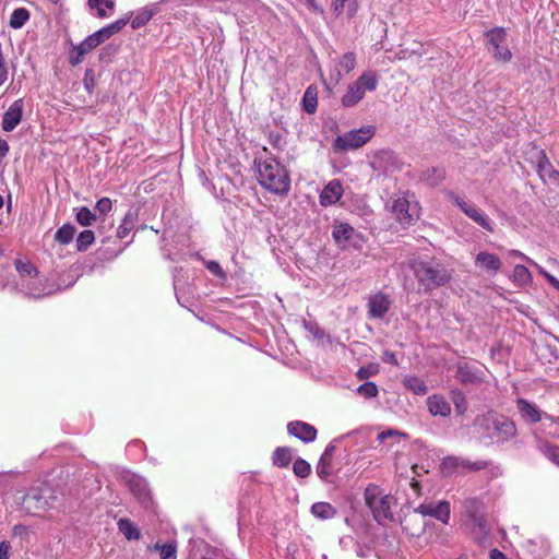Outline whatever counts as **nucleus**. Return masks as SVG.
<instances>
[{
	"label": "nucleus",
	"instance_id": "f3484780",
	"mask_svg": "<svg viewBox=\"0 0 559 559\" xmlns=\"http://www.w3.org/2000/svg\"><path fill=\"white\" fill-rule=\"evenodd\" d=\"M484 372L473 364L460 361L456 367V379L463 384H479L484 381Z\"/></svg>",
	"mask_w": 559,
	"mask_h": 559
},
{
	"label": "nucleus",
	"instance_id": "f03ea898",
	"mask_svg": "<svg viewBox=\"0 0 559 559\" xmlns=\"http://www.w3.org/2000/svg\"><path fill=\"white\" fill-rule=\"evenodd\" d=\"M414 275L425 290H432L450 281L448 269L436 260L415 261L412 264Z\"/></svg>",
	"mask_w": 559,
	"mask_h": 559
},
{
	"label": "nucleus",
	"instance_id": "f704fd0d",
	"mask_svg": "<svg viewBox=\"0 0 559 559\" xmlns=\"http://www.w3.org/2000/svg\"><path fill=\"white\" fill-rule=\"evenodd\" d=\"M15 269L20 276L19 282L26 281L27 278L33 280V276L38 275L37 269L29 261L16 260Z\"/></svg>",
	"mask_w": 559,
	"mask_h": 559
},
{
	"label": "nucleus",
	"instance_id": "2eb2a0df",
	"mask_svg": "<svg viewBox=\"0 0 559 559\" xmlns=\"http://www.w3.org/2000/svg\"><path fill=\"white\" fill-rule=\"evenodd\" d=\"M23 507L33 515L45 511L49 507V503L47 497L44 495V490L41 488H31L23 498Z\"/></svg>",
	"mask_w": 559,
	"mask_h": 559
},
{
	"label": "nucleus",
	"instance_id": "a18cd8bd",
	"mask_svg": "<svg viewBox=\"0 0 559 559\" xmlns=\"http://www.w3.org/2000/svg\"><path fill=\"white\" fill-rule=\"evenodd\" d=\"M357 393L365 399H372L378 395L379 390L374 382L368 381L357 388Z\"/></svg>",
	"mask_w": 559,
	"mask_h": 559
},
{
	"label": "nucleus",
	"instance_id": "1a4fd4ad",
	"mask_svg": "<svg viewBox=\"0 0 559 559\" xmlns=\"http://www.w3.org/2000/svg\"><path fill=\"white\" fill-rule=\"evenodd\" d=\"M487 467L486 461H469L464 457L450 455L440 463V472L445 477H451L466 472L480 471Z\"/></svg>",
	"mask_w": 559,
	"mask_h": 559
},
{
	"label": "nucleus",
	"instance_id": "ddd939ff",
	"mask_svg": "<svg viewBox=\"0 0 559 559\" xmlns=\"http://www.w3.org/2000/svg\"><path fill=\"white\" fill-rule=\"evenodd\" d=\"M515 407H516V411H518L521 419L527 425L537 424L543 418L548 419V420L552 419L551 415L544 413L543 411H540L538 408V406L535 403H533L524 397H518L515 400Z\"/></svg>",
	"mask_w": 559,
	"mask_h": 559
},
{
	"label": "nucleus",
	"instance_id": "052dcab7",
	"mask_svg": "<svg viewBox=\"0 0 559 559\" xmlns=\"http://www.w3.org/2000/svg\"><path fill=\"white\" fill-rule=\"evenodd\" d=\"M347 0H332V10L336 15H340L344 11L345 2Z\"/></svg>",
	"mask_w": 559,
	"mask_h": 559
},
{
	"label": "nucleus",
	"instance_id": "72a5a7b5",
	"mask_svg": "<svg viewBox=\"0 0 559 559\" xmlns=\"http://www.w3.org/2000/svg\"><path fill=\"white\" fill-rule=\"evenodd\" d=\"M404 386L416 395H425L428 388L424 380L416 376H407L403 380Z\"/></svg>",
	"mask_w": 559,
	"mask_h": 559
},
{
	"label": "nucleus",
	"instance_id": "4c0bfd02",
	"mask_svg": "<svg viewBox=\"0 0 559 559\" xmlns=\"http://www.w3.org/2000/svg\"><path fill=\"white\" fill-rule=\"evenodd\" d=\"M512 276L513 281L520 286L528 285L533 281L531 272L522 264H516L514 266Z\"/></svg>",
	"mask_w": 559,
	"mask_h": 559
},
{
	"label": "nucleus",
	"instance_id": "6e6552de",
	"mask_svg": "<svg viewBox=\"0 0 559 559\" xmlns=\"http://www.w3.org/2000/svg\"><path fill=\"white\" fill-rule=\"evenodd\" d=\"M390 211L403 226H411L419 218V205L414 195L404 194L392 201Z\"/></svg>",
	"mask_w": 559,
	"mask_h": 559
},
{
	"label": "nucleus",
	"instance_id": "6e6d98bb",
	"mask_svg": "<svg viewBox=\"0 0 559 559\" xmlns=\"http://www.w3.org/2000/svg\"><path fill=\"white\" fill-rule=\"evenodd\" d=\"M84 87L88 93H92L94 86H95V80L93 76L92 70H86L84 75Z\"/></svg>",
	"mask_w": 559,
	"mask_h": 559
},
{
	"label": "nucleus",
	"instance_id": "20e7f679",
	"mask_svg": "<svg viewBox=\"0 0 559 559\" xmlns=\"http://www.w3.org/2000/svg\"><path fill=\"white\" fill-rule=\"evenodd\" d=\"M378 83L379 78L374 71L364 72L355 82L348 85L342 97V105L346 108L357 105L365 97L366 92L376 91Z\"/></svg>",
	"mask_w": 559,
	"mask_h": 559
},
{
	"label": "nucleus",
	"instance_id": "8fccbe9b",
	"mask_svg": "<svg viewBox=\"0 0 559 559\" xmlns=\"http://www.w3.org/2000/svg\"><path fill=\"white\" fill-rule=\"evenodd\" d=\"M204 266L214 276H216L223 281H225L227 278L226 272L223 270V267L221 266V264L218 262L213 261V260L204 261Z\"/></svg>",
	"mask_w": 559,
	"mask_h": 559
},
{
	"label": "nucleus",
	"instance_id": "b1692460",
	"mask_svg": "<svg viewBox=\"0 0 559 559\" xmlns=\"http://www.w3.org/2000/svg\"><path fill=\"white\" fill-rule=\"evenodd\" d=\"M536 170L544 181L557 182L559 180V173L554 168L544 151L537 152Z\"/></svg>",
	"mask_w": 559,
	"mask_h": 559
},
{
	"label": "nucleus",
	"instance_id": "7ed1b4c3",
	"mask_svg": "<svg viewBox=\"0 0 559 559\" xmlns=\"http://www.w3.org/2000/svg\"><path fill=\"white\" fill-rule=\"evenodd\" d=\"M365 501L370 508L374 520L378 523H383L385 520H391L393 513L391 511L394 498L390 495H383L382 490L377 485H369L365 490Z\"/></svg>",
	"mask_w": 559,
	"mask_h": 559
},
{
	"label": "nucleus",
	"instance_id": "c756f323",
	"mask_svg": "<svg viewBox=\"0 0 559 559\" xmlns=\"http://www.w3.org/2000/svg\"><path fill=\"white\" fill-rule=\"evenodd\" d=\"M293 459L292 449L288 447H278L275 449L272 455L273 465L284 468L289 465Z\"/></svg>",
	"mask_w": 559,
	"mask_h": 559
},
{
	"label": "nucleus",
	"instance_id": "f257e3e1",
	"mask_svg": "<svg viewBox=\"0 0 559 559\" xmlns=\"http://www.w3.org/2000/svg\"><path fill=\"white\" fill-rule=\"evenodd\" d=\"M254 167L259 183L274 194H286L290 189V177L280 160L264 147L254 158Z\"/></svg>",
	"mask_w": 559,
	"mask_h": 559
},
{
	"label": "nucleus",
	"instance_id": "7c9ffc66",
	"mask_svg": "<svg viewBox=\"0 0 559 559\" xmlns=\"http://www.w3.org/2000/svg\"><path fill=\"white\" fill-rule=\"evenodd\" d=\"M118 528L128 540H138L141 537L139 527L128 519H120L118 521Z\"/></svg>",
	"mask_w": 559,
	"mask_h": 559
},
{
	"label": "nucleus",
	"instance_id": "603ef678",
	"mask_svg": "<svg viewBox=\"0 0 559 559\" xmlns=\"http://www.w3.org/2000/svg\"><path fill=\"white\" fill-rule=\"evenodd\" d=\"M111 207H112V202L109 198L99 199L96 202V206H95L96 211L102 215H106L107 213H109L111 211Z\"/></svg>",
	"mask_w": 559,
	"mask_h": 559
},
{
	"label": "nucleus",
	"instance_id": "37998d69",
	"mask_svg": "<svg viewBox=\"0 0 559 559\" xmlns=\"http://www.w3.org/2000/svg\"><path fill=\"white\" fill-rule=\"evenodd\" d=\"M76 221L82 226H91L96 221V215L86 206H82L76 213Z\"/></svg>",
	"mask_w": 559,
	"mask_h": 559
},
{
	"label": "nucleus",
	"instance_id": "aec40b11",
	"mask_svg": "<svg viewBox=\"0 0 559 559\" xmlns=\"http://www.w3.org/2000/svg\"><path fill=\"white\" fill-rule=\"evenodd\" d=\"M356 67L355 52L348 51L344 53L335 63L334 69L331 71L330 81L337 84L345 74H348Z\"/></svg>",
	"mask_w": 559,
	"mask_h": 559
},
{
	"label": "nucleus",
	"instance_id": "09e8293b",
	"mask_svg": "<svg viewBox=\"0 0 559 559\" xmlns=\"http://www.w3.org/2000/svg\"><path fill=\"white\" fill-rule=\"evenodd\" d=\"M400 438L407 439L408 436H407V433L402 432L396 429H388V430L381 431L377 436V441H379L380 443H383L388 439H400Z\"/></svg>",
	"mask_w": 559,
	"mask_h": 559
},
{
	"label": "nucleus",
	"instance_id": "dca6fc26",
	"mask_svg": "<svg viewBox=\"0 0 559 559\" xmlns=\"http://www.w3.org/2000/svg\"><path fill=\"white\" fill-rule=\"evenodd\" d=\"M167 1L168 0H160L157 2H152L136 10L133 13V17L131 20L132 29H139L147 24L154 15L162 11V5Z\"/></svg>",
	"mask_w": 559,
	"mask_h": 559
},
{
	"label": "nucleus",
	"instance_id": "4468645a",
	"mask_svg": "<svg viewBox=\"0 0 559 559\" xmlns=\"http://www.w3.org/2000/svg\"><path fill=\"white\" fill-rule=\"evenodd\" d=\"M15 288L24 295L33 298H41L53 292L50 286L38 278V275L33 276V280L27 278L26 281L15 283Z\"/></svg>",
	"mask_w": 559,
	"mask_h": 559
},
{
	"label": "nucleus",
	"instance_id": "cd10ccee",
	"mask_svg": "<svg viewBox=\"0 0 559 559\" xmlns=\"http://www.w3.org/2000/svg\"><path fill=\"white\" fill-rule=\"evenodd\" d=\"M537 450L543 453L549 461L559 466V447L548 443L542 439L537 431L532 432Z\"/></svg>",
	"mask_w": 559,
	"mask_h": 559
},
{
	"label": "nucleus",
	"instance_id": "0eeeda50",
	"mask_svg": "<svg viewBox=\"0 0 559 559\" xmlns=\"http://www.w3.org/2000/svg\"><path fill=\"white\" fill-rule=\"evenodd\" d=\"M369 165L378 176L389 177L401 171L404 163L391 150H379L369 156Z\"/></svg>",
	"mask_w": 559,
	"mask_h": 559
},
{
	"label": "nucleus",
	"instance_id": "2f4dec72",
	"mask_svg": "<svg viewBox=\"0 0 559 559\" xmlns=\"http://www.w3.org/2000/svg\"><path fill=\"white\" fill-rule=\"evenodd\" d=\"M311 512L318 519L328 520L336 514V509L329 502H316L311 507Z\"/></svg>",
	"mask_w": 559,
	"mask_h": 559
},
{
	"label": "nucleus",
	"instance_id": "69168bd1",
	"mask_svg": "<svg viewBox=\"0 0 559 559\" xmlns=\"http://www.w3.org/2000/svg\"><path fill=\"white\" fill-rule=\"evenodd\" d=\"M307 7L311 9L313 12L322 13V8L317 3V0H305Z\"/></svg>",
	"mask_w": 559,
	"mask_h": 559
},
{
	"label": "nucleus",
	"instance_id": "e2e57ef3",
	"mask_svg": "<svg viewBox=\"0 0 559 559\" xmlns=\"http://www.w3.org/2000/svg\"><path fill=\"white\" fill-rule=\"evenodd\" d=\"M269 140H270V143L274 146V147H281L282 145V142H283V138L280 133H274V132H271L270 135H269Z\"/></svg>",
	"mask_w": 559,
	"mask_h": 559
},
{
	"label": "nucleus",
	"instance_id": "49530a36",
	"mask_svg": "<svg viewBox=\"0 0 559 559\" xmlns=\"http://www.w3.org/2000/svg\"><path fill=\"white\" fill-rule=\"evenodd\" d=\"M88 53L85 49L82 48V45L72 46V49L69 52V62L71 66H78L82 62L83 57Z\"/></svg>",
	"mask_w": 559,
	"mask_h": 559
},
{
	"label": "nucleus",
	"instance_id": "c9c22d12",
	"mask_svg": "<svg viewBox=\"0 0 559 559\" xmlns=\"http://www.w3.org/2000/svg\"><path fill=\"white\" fill-rule=\"evenodd\" d=\"M106 39H108V38H107L105 32L100 28L97 32L93 33L92 35L87 36L80 44L82 45L83 49H85L87 52H91L93 49L98 47Z\"/></svg>",
	"mask_w": 559,
	"mask_h": 559
},
{
	"label": "nucleus",
	"instance_id": "ea45409f",
	"mask_svg": "<svg viewBox=\"0 0 559 559\" xmlns=\"http://www.w3.org/2000/svg\"><path fill=\"white\" fill-rule=\"evenodd\" d=\"M75 227L71 224H64L55 234V239L61 245H68L73 240Z\"/></svg>",
	"mask_w": 559,
	"mask_h": 559
},
{
	"label": "nucleus",
	"instance_id": "4d7b16f0",
	"mask_svg": "<svg viewBox=\"0 0 559 559\" xmlns=\"http://www.w3.org/2000/svg\"><path fill=\"white\" fill-rule=\"evenodd\" d=\"M509 255L520 258L521 260L527 262L530 265L534 266L537 271H538V266H540L539 264H537L535 261H533L531 258H528L527 255H525L524 253H522L519 250H510Z\"/></svg>",
	"mask_w": 559,
	"mask_h": 559
},
{
	"label": "nucleus",
	"instance_id": "39448f33",
	"mask_svg": "<svg viewBox=\"0 0 559 559\" xmlns=\"http://www.w3.org/2000/svg\"><path fill=\"white\" fill-rule=\"evenodd\" d=\"M485 48L496 62L508 63L512 60V52L507 45V29L493 27L484 34Z\"/></svg>",
	"mask_w": 559,
	"mask_h": 559
},
{
	"label": "nucleus",
	"instance_id": "6ab92c4d",
	"mask_svg": "<svg viewBox=\"0 0 559 559\" xmlns=\"http://www.w3.org/2000/svg\"><path fill=\"white\" fill-rule=\"evenodd\" d=\"M129 490L141 503L145 504L151 500V491L145 478L131 474L126 478Z\"/></svg>",
	"mask_w": 559,
	"mask_h": 559
},
{
	"label": "nucleus",
	"instance_id": "e433bc0d",
	"mask_svg": "<svg viewBox=\"0 0 559 559\" xmlns=\"http://www.w3.org/2000/svg\"><path fill=\"white\" fill-rule=\"evenodd\" d=\"M152 550L158 551L160 559H176L177 558V543L171 540L166 544L156 543Z\"/></svg>",
	"mask_w": 559,
	"mask_h": 559
},
{
	"label": "nucleus",
	"instance_id": "79ce46f5",
	"mask_svg": "<svg viewBox=\"0 0 559 559\" xmlns=\"http://www.w3.org/2000/svg\"><path fill=\"white\" fill-rule=\"evenodd\" d=\"M95 239L94 231L86 229L80 233L76 238V249L79 251H85L93 243Z\"/></svg>",
	"mask_w": 559,
	"mask_h": 559
},
{
	"label": "nucleus",
	"instance_id": "3c124183",
	"mask_svg": "<svg viewBox=\"0 0 559 559\" xmlns=\"http://www.w3.org/2000/svg\"><path fill=\"white\" fill-rule=\"evenodd\" d=\"M317 474L322 479H325L328 476H330V462L324 459V455H321L320 461L317 465Z\"/></svg>",
	"mask_w": 559,
	"mask_h": 559
},
{
	"label": "nucleus",
	"instance_id": "774afa93",
	"mask_svg": "<svg viewBox=\"0 0 559 559\" xmlns=\"http://www.w3.org/2000/svg\"><path fill=\"white\" fill-rule=\"evenodd\" d=\"M490 559H508V558L502 551L495 548L490 551Z\"/></svg>",
	"mask_w": 559,
	"mask_h": 559
},
{
	"label": "nucleus",
	"instance_id": "f8f14e48",
	"mask_svg": "<svg viewBox=\"0 0 559 559\" xmlns=\"http://www.w3.org/2000/svg\"><path fill=\"white\" fill-rule=\"evenodd\" d=\"M487 428L492 430L491 437L498 442L504 443L516 436L515 423L507 417L487 418Z\"/></svg>",
	"mask_w": 559,
	"mask_h": 559
},
{
	"label": "nucleus",
	"instance_id": "9d476101",
	"mask_svg": "<svg viewBox=\"0 0 559 559\" xmlns=\"http://www.w3.org/2000/svg\"><path fill=\"white\" fill-rule=\"evenodd\" d=\"M445 195L474 223L489 233L493 231V224L483 210L478 209L474 204L467 203L453 191H447Z\"/></svg>",
	"mask_w": 559,
	"mask_h": 559
},
{
	"label": "nucleus",
	"instance_id": "680f3d73",
	"mask_svg": "<svg viewBox=\"0 0 559 559\" xmlns=\"http://www.w3.org/2000/svg\"><path fill=\"white\" fill-rule=\"evenodd\" d=\"M377 369L376 367L373 366H369V367H366V368H360L359 371H358V377L360 379H364V378H369L371 376H373L376 373Z\"/></svg>",
	"mask_w": 559,
	"mask_h": 559
},
{
	"label": "nucleus",
	"instance_id": "9b49d317",
	"mask_svg": "<svg viewBox=\"0 0 559 559\" xmlns=\"http://www.w3.org/2000/svg\"><path fill=\"white\" fill-rule=\"evenodd\" d=\"M415 512L421 516H429L443 524H449L451 518V506L447 500L424 501L416 507Z\"/></svg>",
	"mask_w": 559,
	"mask_h": 559
},
{
	"label": "nucleus",
	"instance_id": "a19ab883",
	"mask_svg": "<svg viewBox=\"0 0 559 559\" xmlns=\"http://www.w3.org/2000/svg\"><path fill=\"white\" fill-rule=\"evenodd\" d=\"M451 400L459 415H463L467 409V401L465 394L460 390L451 391Z\"/></svg>",
	"mask_w": 559,
	"mask_h": 559
},
{
	"label": "nucleus",
	"instance_id": "393cba45",
	"mask_svg": "<svg viewBox=\"0 0 559 559\" xmlns=\"http://www.w3.org/2000/svg\"><path fill=\"white\" fill-rule=\"evenodd\" d=\"M332 236L337 245L345 247L352 242L354 243V239L358 234L349 224L336 223L333 226Z\"/></svg>",
	"mask_w": 559,
	"mask_h": 559
},
{
	"label": "nucleus",
	"instance_id": "412c9836",
	"mask_svg": "<svg viewBox=\"0 0 559 559\" xmlns=\"http://www.w3.org/2000/svg\"><path fill=\"white\" fill-rule=\"evenodd\" d=\"M23 117V99L14 100L2 116L1 127L5 132L13 131Z\"/></svg>",
	"mask_w": 559,
	"mask_h": 559
},
{
	"label": "nucleus",
	"instance_id": "5fc2aeb1",
	"mask_svg": "<svg viewBox=\"0 0 559 559\" xmlns=\"http://www.w3.org/2000/svg\"><path fill=\"white\" fill-rule=\"evenodd\" d=\"M103 2H104V0H88L87 1L88 7L91 9H96L97 15L102 19L107 16V13L104 9Z\"/></svg>",
	"mask_w": 559,
	"mask_h": 559
},
{
	"label": "nucleus",
	"instance_id": "864d4df0",
	"mask_svg": "<svg viewBox=\"0 0 559 559\" xmlns=\"http://www.w3.org/2000/svg\"><path fill=\"white\" fill-rule=\"evenodd\" d=\"M12 534L14 537H21L27 539L29 536V528L23 524H16L12 528Z\"/></svg>",
	"mask_w": 559,
	"mask_h": 559
},
{
	"label": "nucleus",
	"instance_id": "58836bf2",
	"mask_svg": "<svg viewBox=\"0 0 559 559\" xmlns=\"http://www.w3.org/2000/svg\"><path fill=\"white\" fill-rule=\"evenodd\" d=\"M29 20V12L25 8L15 9L10 16V26L19 29Z\"/></svg>",
	"mask_w": 559,
	"mask_h": 559
},
{
	"label": "nucleus",
	"instance_id": "a878e982",
	"mask_svg": "<svg viewBox=\"0 0 559 559\" xmlns=\"http://www.w3.org/2000/svg\"><path fill=\"white\" fill-rule=\"evenodd\" d=\"M475 264L491 274H497L501 269L502 262L496 254L481 251L476 254Z\"/></svg>",
	"mask_w": 559,
	"mask_h": 559
},
{
	"label": "nucleus",
	"instance_id": "338daca9",
	"mask_svg": "<svg viewBox=\"0 0 559 559\" xmlns=\"http://www.w3.org/2000/svg\"><path fill=\"white\" fill-rule=\"evenodd\" d=\"M9 144L5 140L0 139V160L8 154Z\"/></svg>",
	"mask_w": 559,
	"mask_h": 559
},
{
	"label": "nucleus",
	"instance_id": "c03bdc74",
	"mask_svg": "<svg viewBox=\"0 0 559 559\" xmlns=\"http://www.w3.org/2000/svg\"><path fill=\"white\" fill-rule=\"evenodd\" d=\"M293 472L297 477L306 478L311 472V466L306 460L297 459L294 462Z\"/></svg>",
	"mask_w": 559,
	"mask_h": 559
},
{
	"label": "nucleus",
	"instance_id": "423d86ee",
	"mask_svg": "<svg viewBox=\"0 0 559 559\" xmlns=\"http://www.w3.org/2000/svg\"><path fill=\"white\" fill-rule=\"evenodd\" d=\"M374 134V126H364L359 129H354L348 132H345L342 135H338L333 142V147L336 151L343 152L357 150L365 145L367 142H369Z\"/></svg>",
	"mask_w": 559,
	"mask_h": 559
},
{
	"label": "nucleus",
	"instance_id": "13d9d810",
	"mask_svg": "<svg viewBox=\"0 0 559 559\" xmlns=\"http://www.w3.org/2000/svg\"><path fill=\"white\" fill-rule=\"evenodd\" d=\"M538 273L540 275H543L547 282L552 285L556 289L559 290V280L556 278L555 276H552L551 274H549L545 269H543L542 266H538Z\"/></svg>",
	"mask_w": 559,
	"mask_h": 559
},
{
	"label": "nucleus",
	"instance_id": "bf43d9fd",
	"mask_svg": "<svg viewBox=\"0 0 559 559\" xmlns=\"http://www.w3.org/2000/svg\"><path fill=\"white\" fill-rule=\"evenodd\" d=\"M10 556H11L10 543L7 540L0 542V559H10Z\"/></svg>",
	"mask_w": 559,
	"mask_h": 559
},
{
	"label": "nucleus",
	"instance_id": "5701e85b",
	"mask_svg": "<svg viewBox=\"0 0 559 559\" xmlns=\"http://www.w3.org/2000/svg\"><path fill=\"white\" fill-rule=\"evenodd\" d=\"M343 195V187L340 180H331L321 191L319 200L322 206L336 204Z\"/></svg>",
	"mask_w": 559,
	"mask_h": 559
},
{
	"label": "nucleus",
	"instance_id": "0e129e2a",
	"mask_svg": "<svg viewBox=\"0 0 559 559\" xmlns=\"http://www.w3.org/2000/svg\"><path fill=\"white\" fill-rule=\"evenodd\" d=\"M383 361L392 364V365H397L396 355L393 352H384Z\"/></svg>",
	"mask_w": 559,
	"mask_h": 559
},
{
	"label": "nucleus",
	"instance_id": "c85d7f7f",
	"mask_svg": "<svg viewBox=\"0 0 559 559\" xmlns=\"http://www.w3.org/2000/svg\"><path fill=\"white\" fill-rule=\"evenodd\" d=\"M136 221H138V212L130 209L126 213L121 224L117 228V237L119 239L126 238L133 230V228L136 224Z\"/></svg>",
	"mask_w": 559,
	"mask_h": 559
},
{
	"label": "nucleus",
	"instance_id": "bb28decb",
	"mask_svg": "<svg viewBox=\"0 0 559 559\" xmlns=\"http://www.w3.org/2000/svg\"><path fill=\"white\" fill-rule=\"evenodd\" d=\"M428 411L433 416L447 417L451 414V405L440 394H432L427 399Z\"/></svg>",
	"mask_w": 559,
	"mask_h": 559
},
{
	"label": "nucleus",
	"instance_id": "de8ad7c7",
	"mask_svg": "<svg viewBox=\"0 0 559 559\" xmlns=\"http://www.w3.org/2000/svg\"><path fill=\"white\" fill-rule=\"evenodd\" d=\"M129 21V17H122V19H119L117 21H115L114 23L105 26V27H102V29L105 32L107 38L111 37L114 34L118 33L119 31H121L128 23Z\"/></svg>",
	"mask_w": 559,
	"mask_h": 559
},
{
	"label": "nucleus",
	"instance_id": "a211bd4d",
	"mask_svg": "<svg viewBox=\"0 0 559 559\" xmlns=\"http://www.w3.org/2000/svg\"><path fill=\"white\" fill-rule=\"evenodd\" d=\"M392 305L390 297L381 292L369 297L368 314L371 319H383Z\"/></svg>",
	"mask_w": 559,
	"mask_h": 559
},
{
	"label": "nucleus",
	"instance_id": "473e14b6",
	"mask_svg": "<svg viewBox=\"0 0 559 559\" xmlns=\"http://www.w3.org/2000/svg\"><path fill=\"white\" fill-rule=\"evenodd\" d=\"M302 105L306 112H316L318 107V91L316 86L310 85L307 87L302 97Z\"/></svg>",
	"mask_w": 559,
	"mask_h": 559
},
{
	"label": "nucleus",
	"instance_id": "4be33fe9",
	"mask_svg": "<svg viewBox=\"0 0 559 559\" xmlns=\"http://www.w3.org/2000/svg\"><path fill=\"white\" fill-rule=\"evenodd\" d=\"M287 430L289 435L306 443L312 442L317 438L316 427L305 421H292L287 425Z\"/></svg>",
	"mask_w": 559,
	"mask_h": 559
}]
</instances>
